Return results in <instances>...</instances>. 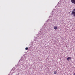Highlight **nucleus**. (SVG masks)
<instances>
[{
    "mask_svg": "<svg viewBox=\"0 0 75 75\" xmlns=\"http://www.w3.org/2000/svg\"><path fill=\"white\" fill-rule=\"evenodd\" d=\"M71 12H72L71 13V15L73 16H74V17H75V12H74V11H71Z\"/></svg>",
    "mask_w": 75,
    "mask_h": 75,
    "instance_id": "1",
    "label": "nucleus"
},
{
    "mask_svg": "<svg viewBox=\"0 0 75 75\" xmlns=\"http://www.w3.org/2000/svg\"><path fill=\"white\" fill-rule=\"evenodd\" d=\"M71 2L75 4V0H71Z\"/></svg>",
    "mask_w": 75,
    "mask_h": 75,
    "instance_id": "2",
    "label": "nucleus"
},
{
    "mask_svg": "<svg viewBox=\"0 0 75 75\" xmlns=\"http://www.w3.org/2000/svg\"><path fill=\"white\" fill-rule=\"evenodd\" d=\"M72 58L70 57H68L67 58V61H69V59H71Z\"/></svg>",
    "mask_w": 75,
    "mask_h": 75,
    "instance_id": "3",
    "label": "nucleus"
},
{
    "mask_svg": "<svg viewBox=\"0 0 75 75\" xmlns=\"http://www.w3.org/2000/svg\"><path fill=\"white\" fill-rule=\"evenodd\" d=\"M58 28V27H57V26H55L54 27V29L55 30H57Z\"/></svg>",
    "mask_w": 75,
    "mask_h": 75,
    "instance_id": "4",
    "label": "nucleus"
},
{
    "mask_svg": "<svg viewBox=\"0 0 75 75\" xmlns=\"http://www.w3.org/2000/svg\"><path fill=\"white\" fill-rule=\"evenodd\" d=\"M57 71H55L54 72V74H57Z\"/></svg>",
    "mask_w": 75,
    "mask_h": 75,
    "instance_id": "5",
    "label": "nucleus"
},
{
    "mask_svg": "<svg viewBox=\"0 0 75 75\" xmlns=\"http://www.w3.org/2000/svg\"><path fill=\"white\" fill-rule=\"evenodd\" d=\"M28 47H26L25 48V50H28Z\"/></svg>",
    "mask_w": 75,
    "mask_h": 75,
    "instance_id": "6",
    "label": "nucleus"
},
{
    "mask_svg": "<svg viewBox=\"0 0 75 75\" xmlns=\"http://www.w3.org/2000/svg\"><path fill=\"white\" fill-rule=\"evenodd\" d=\"M73 11L74 12V11H75V9H74L73 10Z\"/></svg>",
    "mask_w": 75,
    "mask_h": 75,
    "instance_id": "7",
    "label": "nucleus"
},
{
    "mask_svg": "<svg viewBox=\"0 0 75 75\" xmlns=\"http://www.w3.org/2000/svg\"><path fill=\"white\" fill-rule=\"evenodd\" d=\"M73 75H75V73H74V74Z\"/></svg>",
    "mask_w": 75,
    "mask_h": 75,
    "instance_id": "8",
    "label": "nucleus"
}]
</instances>
